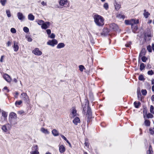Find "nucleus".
<instances>
[{
  "instance_id": "2f4dec72",
  "label": "nucleus",
  "mask_w": 154,
  "mask_h": 154,
  "mask_svg": "<svg viewBox=\"0 0 154 154\" xmlns=\"http://www.w3.org/2000/svg\"><path fill=\"white\" fill-rule=\"evenodd\" d=\"M138 79L139 80L141 81H144L145 79L143 75H140L139 76Z\"/></svg>"
},
{
  "instance_id": "6e6d98bb",
  "label": "nucleus",
  "mask_w": 154,
  "mask_h": 154,
  "mask_svg": "<svg viewBox=\"0 0 154 154\" xmlns=\"http://www.w3.org/2000/svg\"><path fill=\"white\" fill-rule=\"evenodd\" d=\"M4 118H3V117L2 116L0 118V121L3 122L4 121H5L6 120H4Z\"/></svg>"
},
{
  "instance_id": "f257e3e1",
  "label": "nucleus",
  "mask_w": 154,
  "mask_h": 154,
  "mask_svg": "<svg viewBox=\"0 0 154 154\" xmlns=\"http://www.w3.org/2000/svg\"><path fill=\"white\" fill-rule=\"evenodd\" d=\"M85 106L84 105H82L83 108V112H84L85 113L86 111V109H87L86 116L88 119H90L92 117V112L90 107L88 106V100L85 99Z\"/></svg>"
},
{
  "instance_id": "423d86ee",
  "label": "nucleus",
  "mask_w": 154,
  "mask_h": 154,
  "mask_svg": "<svg viewBox=\"0 0 154 154\" xmlns=\"http://www.w3.org/2000/svg\"><path fill=\"white\" fill-rule=\"evenodd\" d=\"M8 120L9 123H8L7 125H9L11 126L15 125L17 124V119H9Z\"/></svg>"
},
{
  "instance_id": "5fc2aeb1",
  "label": "nucleus",
  "mask_w": 154,
  "mask_h": 154,
  "mask_svg": "<svg viewBox=\"0 0 154 154\" xmlns=\"http://www.w3.org/2000/svg\"><path fill=\"white\" fill-rule=\"evenodd\" d=\"M60 136H61V137L63 139L66 141L67 140V139L64 135H63L62 134H60Z\"/></svg>"
},
{
  "instance_id": "69168bd1",
  "label": "nucleus",
  "mask_w": 154,
  "mask_h": 154,
  "mask_svg": "<svg viewBox=\"0 0 154 154\" xmlns=\"http://www.w3.org/2000/svg\"><path fill=\"white\" fill-rule=\"evenodd\" d=\"M151 100L152 101H154V94L152 95L151 97Z\"/></svg>"
},
{
  "instance_id": "a18cd8bd",
  "label": "nucleus",
  "mask_w": 154,
  "mask_h": 154,
  "mask_svg": "<svg viewBox=\"0 0 154 154\" xmlns=\"http://www.w3.org/2000/svg\"><path fill=\"white\" fill-rule=\"evenodd\" d=\"M48 37L51 38H54L55 37V35L54 33H52L51 35H48Z\"/></svg>"
},
{
  "instance_id": "9d476101",
  "label": "nucleus",
  "mask_w": 154,
  "mask_h": 154,
  "mask_svg": "<svg viewBox=\"0 0 154 154\" xmlns=\"http://www.w3.org/2000/svg\"><path fill=\"white\" fill-rule=\"evenodd\" d=\"M109 30L107 28H104L102 32L101 33V35L103 36H106L108 34Z\"/></svg>"
},
{
  "instance_id": "774afa93",
  "label": "nucleus",
  "mask_w": 154,
  "mask_h": 154,
  "mask_svg": "<svg viewBox=\"0 0 154 154\" xmlns=\"http://www.w3.org/2000/svg\"><path fill=\"white\" fill-rule=\"evenodd\" d=\"M152 48L153 51H154V43H152Z\"/></svg>"
},
{
  "instance_id": "f03ea898",
  "label": "nucleus",
  "mask_w": 154,
  "mask_h": 154,
  "mask_svg": "<svg viewBox=\"0 0 154 154\" xmlns=\"http://www.w3.org/2000/svg\"><path fill=\"white\" fill-rule=\"evenodd\" d=\"M94 18V21L96 24L98 26H102L104 24V19L101 16L98 14H95Z\"/></svg>"
},
{
  "instance_id": "5701e85b",
  "label": "nucleus",
  "mask_w": 154,
  "mask_h": 154,
  "mask_svg": "<svg viewBox=\"0 0 154 154\" xmlns=\"http://www.w3.org/2000/svg\"><path fill=\"white\" fill-rule=\"evenodd\" d=\"M150 15V14L147 11H146V10H144L143 15L145 18H147L149 17V16Z\"/></svg>"
},
{
  "instance_id": "6ab92c4d",
  "label": "nucleus",
  "mask_w": 154,
  "mask_h": 154,
  "mask_svg": "<svg viewBox=\"0 0 154 154\" xmlns=\"http://www.w3.org/2000/svg\"><path fill=\"white\" fill-rule=\"evenodd\" d=\"M146 53V49L145 48H143L140 53L139 54V57H141L142 56L144 55Z\"/></svg>"
},
{
  "instance_id": "58836bf2",
  "label": "nucleus",
  "mask_w": 154,
  "mask_h": 154,
  "mask_svg": "<svg viewBox=\"0 0 154 154\" xmlns=\"http://www.w3.org/2000/svg\"><path fill=\"white\" fill-rule=\"evenodd\" d=\"M23 30L25 32L27 33L29 32V29L26 27L25 26L23 27Z\"/></svg>"
},
{
  "instance_id": "e433bc0d",
  "label": "nucleus",
  "mask_w": 154,
  "mask_h": 154,
  "mask_svg": "<svg viewBox=\"0 0 154 154\" xmlns=\"http://www.w3.org/2000/svg\"><path fill=\"white\" fill-rule=\"evenodd\" d=\"M6 2L7 0H0V2H1L2 5L3 6H4L5 5Z\"/></svg>"
},
{
  "instance_id": "c9c22d12",
  "label": "nucleus",
  "mask_w": 154,
  "mask_h": 154,
  "mask_svg": "<svg viewBox=\"0 0 154 154\" xmlns=\"http://www.w3.org/2000/svg\"><path fill=\"white\" fill-rule=\"evenodd\" d=\"M132 21L133 22V24H136L139 23V20H135L134 19H132Z\"/></svg>"
},
{
  "instance_id": "09e8293b",
  "label": "nucleus",
  "mask_w": 154,
  "mask_h": 154,
  "mask_svg": "<svg viewBox=\"0 0 154 154\" xmlns=\"http://www.w3.org/2000/svg\"><path fill=\"white\" fill-rule=\"evenodd\" d=\"M11 31L12 33H14L16 32V30L14 28H12L11 29Z\"/></svg>"
},
{
  "instance_id": "13d9d810",
  "label": "nucleus",
  "mask_w": 154,
  "mask_h": 154,
  "mask_svg": "<svg viewBox=\"0 0 154 154\" xmlns=\"http://www.w3.org/2000/svg\"><path fill=\"white\" fill-rule=\"evenodd\" d=\"M140 95L141 96L140 94H137V97H138V99L139 100H142V99H141V98H140Z\"/></svg>"
},
{
  "instance_id": "20e7f679",
  "label": "nucleus",
  "mask_w": 154,
  "mask_h": 154,
  "mask_svg": "<svg viewBox=\"0 0 154 154\" xmlns=\"http://www.w3.org/2000/svg\"><path fill=\"white\" fill-rule=\"evenodd\" d=\"M21 99L26 102H28L29 100V97L26 93H23L21 94Z\"/></svg>"
},
{
  "instance_id": "473e14b6",
  "label": "nucleus",
  "mask_w": 154,
  "mask_h": 154,
  "mask_svg": "<svg viewBox=\"0 0 154 154\" xmlns=\"http://www.w3.org/2000/svg\"><path fill=\"white\" fill-rule=\"evenodd\" d=\"M145 68L144 64L143 63H141L140 65V70H142Z\"/></svg>"
},
{
  "instance_id": "3c124183",
  "label": "nucleus",
  "mask_w": 154,
  "mask_h": 154,
  "mask_svg": "<svg viewBox=\"0 0 154 154\" xmlns=\"http://www.w3.org/2000/svg\"><path fill=\"white\" fill-rule=\"evenodd\" d=\"M120 8V5H115V8L116 10H118Z\"/></svg>"
},
{
  "instance_id": "f3484780",
  "label": "nucleus",
  "mask_w": 154,
  "mask_h": 154,
  "mask_svg": "<svg viewBox=\"0 0 154 154\" xmlns=\"http://www.w3.org/2000/svg\"><path fill=\"white\" fill-rule=\"evenodd\" d=\"M67 0H60L59 2V4L60 5L63 6L66 5Z\"/></svg>"
},
{
  "instance_id": "603ef678",
  "label": "nucleus",
  "mask_w": 154,
  "mask_h": 154,
  "mask_svg": "<svg viewBox=\"0 0 154 154\" xmlns=\"http://www.w3.org/2000/svg\"><path fill=\"white\" fill-rule=\"evenodd\" d=\"M46 32H47V34L49 35H50L51 31L50 29H48L46 30Z\"/></svg>"
},
{
  "instance_id": "ea45409f",
  "label": "nucleus",
  "mask_w": 154,
  "mask_h": 154,
  "mask_svg": "<svg viewBox=\"0 0 154 154\" xmlns=\"http://www.w3.org/2000/svg\"><path fill=\"white\" fill-rule=\"evenodd\" d=\"M44 23V21L42 20H38V24L39 25H41L43 24V23Z\"/></svg>"
},
{
  "instance_id": "cd10ccee",
  "label": "nucleus",
  "mask_w": 154,
  "mask_h": 154,
  "mask_svg": "<svg viewBox=\"0 0 154 154\" xmlns=\"http://www.w3.org/2000/svg\"><path fill=\"white\" fill-rule=\"evenodd\" d=\"M150 121L147 119H145L144 121V124L145 126H149L150 125Z\"/></svg>"
},
{
  "instance_id": "a19ab883",
  "label": "nucleus",
  "mask_w": 154,
  "mask_h": 154,
  "mask_svg": "<svg viewBox=\"0 0 154 154\" xmlns=\"http://www.w3.org/2000/svg\"><path fill=\"white\" fill-rule=\"evenodd\" d=\"M153 117V115L150 113H149L147 115V117L148 118H152Z\"/></svg>"
},
{
  "instance_id": "393cba45",
  "label": "nucleus",
  "mask_w": 154,
  "mask_h": 154,
  "mask_svg": "<svg viewBox=\"0 0 154 154\" xmlns=\"http://www.w3.org/2000/svg\"><path fill=\"white\" fill-rule=\"evenodd\" d=\"M125 23L127 25H131V26L133 24L132 19L130 20H125Z\"/></svg>"
},
{
  "instance_id": "de8ad7c7",
  "label": "nucleus",
  "mask_w": 154,
  "mask_h": 154,
  "mask_svg": "<svg viewBox=\"0 0 154 154\" xmlns=\"http://www.w3.org/2000/svg\"><path fill=\"white\" fill-rule=\"evenodd\" d=\"M103 7L106 10H107L109 8L108 4L105 3L103 5Z\"/></svg>"
},
{
  "instance_id": "bb28decb",
  "label": "nucleus",
  "mask_w": 154,
  "mask_h": 154,
  "mask_svg": "<svg viewBox=\"0 0 154 154\" xmlns=\"http://www.w3.org/2000/svg\"><path fill=\"white\" fill-rule=\"evenodd\" d=\"M41 131L45 134H48L49 133V132L48 131V130L44 128H42L41 129Z\"/></svg>"
},
{
  "instance_id": "412c9836",
  "label": "nucleus",
  "mask_w": 154,
  "mask_h": 154,
  "mask_svg": "<svg viewBox=\"0 0 154 154\" xmlns=\"http://www.w3.org/2000/svg\"><path fill=\"white\" fill-rule=\"evenodd\" d=\"M28 20L31 21L34 20L35 19L34 16L32 15V14H29L28 15Z\"/></svg>"
},
{
  "instance_id": "f704fd0d",
  "label": "nucleus",
  "mask_w": 154,
  "mask_h": 154,
  "mask_svg": "<svg viewBox=\"0 0 154 154\" xmlns=\"http://www.w3.org/2000/svg\"><path fill=\"white\" fill-rule=\"evenodd\" d=\"M6 13L8 17H11V12L9 10H6Z\"/></svg>"
},
{
  "instance_id": "4d7b16f0",
  "label": "nucleus",
  "mask_w": 154,
  "mask_h": 154,
  "mask_svg": "<svg viewBox=\"0 0 154 154\" xmlns=\"http://www.w3.org/2000/svg\"><path fill=\"white\" fill-rule=\"evenodd\" d=\"M41 4L43 6L45 5H47L46 3V2H45L44 1H42L41 2Z\"/></svg>"
},
{
  "instance_id": "9b49d317",
  "label": "nucleus",
  "mask_w": 154,
  "mask_h": 154,
  "mask_svg": "<svg viewBox=\"0 0 154 154\" xmlns=\"http://www.w3.org/2000/svg\"><path fill=\"white\" fill-rule=\"evenodd\" d=\"M50 23L49 22H46L44 23L41 26V27L42 29H46L48 28V26H49Z\"/></svg>"
},
{
  "instance_id": "0eeeda50",
  "label": "nucleus",
  "mask_w": 154,
  "mask_h": 154,
  "mask_svg": "<svg viewBox=\"0 0 154 154\" xmlns=\"http://www.w3.org/2000/svg\"><path fill=\"white\" fill-rule=\"evenodd\" d=\"M32 53L36 55H42V52L39 50L38 48H35L32 51Z\"/></svg>"
},
{
  "instance_id": "a211bd4d",
  "label": "nucleus",
  "mask_w": 154,
  "mask_h": 154,
  "mask_svg": "<svg viewBox=\"0 0 154 154\" xmlns=\"http://www.w3.org/2000/svg\"><path fill=\"white\" fill-rule=\"evenodd\" d=\"M133 32L134 33H136V31L138 29V27L137 25L133 24L131 26Z\"/></svg>"
},
{
  "instance_id": "c756f323",
  "label": "nucleus",
  "mask_w": 154,
  "mask_h": 154,
  "mask_svg": "<svg viewBox=\"0 0 154 154\" xmlns=\"http://www.w3.org/2000/svg\"><path fill=\"white\" fill-rule=\"evenodd\" d=\"M7 125V124L6 125H4L2 127V130L5 132H7L8 131V130L6 126Z\"/></svg>"
},
{
  "instance_id": "f8f14e48",
  "label": "nucleus",
  "mask_w": 154,
  "mask_h": 154,
  "mask_svg": "<svg viewBox=\"0 0 154 154\" xmlns=\"http://www.w3.org/2000/svg\"><path fill=\"white\" fill-rule=\"evenodd\" d=\"M73 123L75 125H77L78 123H79L80 122V121L79 118L78 117H75L73 120Z\"/></svg>"
},
{
  "instance_id": "a878e982",
  "label": "nucleus",
  "mask_w": 154,
  "mask_h": 154,
  "mask_svg": "<svg viewBox=\"0 0 154 154\" xmlns=\"http://www.w3.org/2000/svg\"><path fill=\"white\" fill-rule=\"evenodd\" d=\"M2 117H3L4 118V120L7 119V113L4 111H2Z\"/></svg>"
},
{
  "instance_id": "bf43d9fd",
  "label": "nucleus",
  "mask_w": 154,
  "mask_h": 154,
  "mask_svg": "<svg viewBox=\"0 0 154 154\" xmlns=\"http://www.w3.org/2000/svg\"><path fill=\"white\" fill-rule=\"evenodd\" d=\"M32 39L30 37H28V41L29 42H31L32 41Z\"/></svg>"
},
{
  "instance_id": "49530a36",
  "label": "nucleus",
  "mask_w": 154,
  "mask_h": 154,
  "mask_svg": "<svg viewBox=\"0 0 154 154\" xmlns=\"http://www.w3.org/2000/svg\"><path fill=\"white\" fill-rule=\"evenodd\" d=\"M30 154H39L38 151H32L30 152Z\"/></svg>"
},
{
  "instance_id": "4468645a",
  "label": "nucleus",
  "mask_w": 154,
  "mask_h": 154,
  "mask_svg": "<svg viewBox=\"0 0 154 154\" xmlns=\"http://www.w3.org/2000/svg\"><path fill=\"white\" fill-rule=\"evenodd\" d=\"M17 114L14 112H11L10 114L9 119H17Z\"/></svg>"
},
{
  "instance_id": "c03bdc74",
  "label": "nucleus",
  "mask_w": 154,
  "mask_h": 154,
  "mask_svg": "<svg viewBox=\"0 0 154 154\" xmlns=\"http://www.w3.org/2000/svg\"><path fill=\"white\" fill-rule=\"evenodd\" d=\"M79 70L81 72L83 71V69L85 68L82 65H80L79 66Z\"/></svg>"
},
{
  "instance_id": "e2e57ef3",
  "label": "nucleus",
  "mask_w": 154,
  "mask_h": 154,
  "mask_svg": "<svg viewBox=\"0 0 154 154\" xmlns=\"http://www.w3.org/2000/svg\"><path fill=\"white\" fill-rule=\"evenodd\" d=\"M11 45V42L10 41L8 42L7 43V46L8 47L9 46H10Z\"/></svg>"
},
{
  "instance_id": "052dcab7",
  "label": "nucleus",
  "mask_w": 154,
  "mask_h": 154,
  "mask_svg": "<svg viewBox=\"0 0 154 154\" xmlns=\"http://www.w3.org/2000/svg\"><path fill=\"white\" fill-rule=\"evenodd\" d=\"M23 113H24V112L23 111H20L18 112V113L20 115H21Z\"/></svg>"
},
{
  "instance_id": "79ce46f5",
  "label": "nucleus",
  "mask_w": 154,
  "mask_h": 154,
  "mask_svg": "<svg viewBox=\"0 0 154 154\" xmlns=\"http://www.w3.org/2000/svg\"><path fill=\"white\" fill-rule=\"evenodd\" d=\"M141 60L143 62H145L147 60V58L145 56H143L141 57Z\"/></svg>"
},
{
  "instance_id": "dca6fc26",
  "label": "nucleus",
  "mask_w": 154,
  "mask_h": 154,
  "mask_svg": "<svg viewBox=\"0 0 154 154\" xmlns=\"http://www.w3.org/2000/svg\"><path fill=\"white\" fill-rule=\"evenodd\" d=\"M59 150L61 153H63L65 151L66 149L63 145H61L59 146Z\"/></svg>"
},
{
  "instance_id": "680f3d73",
  "label": "nucleus",
  "mask_w": 154,
  "mask_h": 154,
  "mask_svg": "<svg viewBox=\"0 0 154 154\" xmlns=\"http://www.w3.org/2000/svg\"><path fill=\"white\" fill-rule=\"evenodd\" d=\"M152 151H149V150H148L146 152V154H152Z\"/></svg>"
},
{
  "instance_id": "39448f33",
  "label": "nucleus",
  "mask_w": 154,
  "mask_h": 154,
  "mask_svg": "<svg viewBox=\"0 0 154 154\" xmlns=\"http://www.w3.org/2000/svg\"><path fill=\"white\" fill-rule=\"evenodd\" d=\"M58 43L57 41L55 39H53L52 40H49L47 42V44L48 45L54 47L55 45Z\"/></svg>"
},
{
  "instance_id": "aec40b11",
  "label": "nucleus",
  "mask_w": 154,
  "mask_h": 154,
  "mask_svg": "<svg viewBox=\"0 0 154 154\" xmlns=\"http://www.w3.org/2000/svg\"><path fill=\"white\" fill-rule=\"evenodd\" d=\"M52 133L54 136H57L59 135V132L55 129H54L52 131Z\"/></svg>"
},
{
  "instance_id": "864d4df0",
  "label": "nucleus",
  "mask_w": 154,
  "mask_h": 154,
  "mask_svg": "<svg viewBox=\"0 0 154 154\" xmlns=\"http://www.w3.org/2000/svg\"><path fill=\"white\" fill-rule=\"evenodd\" d=\"M131 44V42H130L129 43L126 44L125 45L126 47H129L130 46Z\"/></svg>"
},
{
  "instance_id": "4be33fe9",
  "label": "nucleus",
  "mask_w": 154,
  "mask_h": 154,
  "mask_svg": "<svg viewBox=\"0 0 154 154\" xmlns=\"http://www.w3.org/2000/svg\"><path fill=\"white\" fill-rule=\"evenodd\" d=\"M65 45L63 43H59L57 46V48L60 49L64 47Z\"/></svg>"
},
{
  "instance_id": "7c9ffc66",
  "label": "nucleus",
  "mask_w": 154,
  "mask_h": 154,
  "mask_svg": "<svg viewBox=\"0 0 154 154\" xmlns=\"http://www.w3.org/2000/svg\"><path fill=\"white\" fill-rule=\"evenodd\" d=\"M22 103V101L21 100L17 101L15 103V105L17 106L20 105Z\"/></svg>"
},
{
  "instance_id": "7ed1b4c3",
  "label": "nucleus",
  "mask_w": 154,
  "mask_h": 154,
  "mask_svg": "<svg viewBox=\"0 0 154 154\" xmlns=\"http://www.w3.org/2000/svg\"><path fill=\"white\" fill-rule=\"evenodd\" d=\"M70 113L69 116L70 118H73L78 115L77 113V111L75 107H72L70 110Z\"/></svg>"
},
{
  "instance_id": "37998d69",
  "label": "nucleus",
  "mask_w": 154,
  "mask_h": 154,
  "mask_svg": "<svg viewBox=\"0 0 154 154\" xmlns=\"http://www.w3.org/2000/svg\"><path fill=\"white\" fill-rule=\"evenodd\" d=\"M147 49L148 51L149 52H152V50L151 49V47L150 45H149L147 47Z\"/></svg>"
},
{
  "instance_id": "c85d7f7f",
  "label": "nucleus",
  "mask_w": 154,
  "mask_h": 154,
  "mask_svg": "<svg viewBox=\"0 0 154 154\" xmlns=\"http://www.w3.org/2000/svg\"><path fill=\"white\" fill-rule=\"evenodd\" d=\"M134 105L136 108H138L139 106L141 105V103L140 102H138V103H137L135 101L134 103Z\"/></svg>"
},
{
  "instance_id": "2eb2a0df",
  "label": "nucleus",
  "mask_w": 154,
  "mask_h": 154,
  "mask_svg": "<svg viewBox=\"0 0 154 154\" xmlns=\"http://www.w3.org/2000/svg\"><path fill=\"white\" fill-rule=\"evenodd\" d=\"M13 48L15 51H17L19 49V46L18 45V43L16 41L14 42Z\"/></svg>"
},
{
  "instance_id": "ddd939ff",
  "label": "nucleus",
  "mask_w": 154,
  "mask_h": 154,
  "mask_svg": "<svg viewBox=\"0 0 154 154\" xmlns=\"http://www.w3.org/2000/svg\"><path fill=\"white\" fill-rule=\"evenodd\" d=\"M3 77L4 79L8 82H10L11 80V77L7 74H5L4 76Z\"/></svg>"
},
{
  "instance_id": "8fccbe9b",
  "label": "nucleus",
  "mask_w": 154,
  "mask_h": 154,
  "mask_svg": "<svg viewBox=\"0 0 154 154\" xmlns=\"http://www.w3.org/2000/svg\"><path fill=\"white\" fill-rule=\"evenodd\" d=\"M147 73L149 75H152L154 73H153L152 70H151L147 72Z\"/></svg>"
},
{
  "instance_id": "b1692460",
  "label": "nucleus",
  "mask_w": 154,
  "mask_h": 154,
  "mask_svg": "<svg viewBox=\"0 0 154 154\" xmlns=\"http://www.w3.org/2000/svg\"><path fill=\"white\" fill-rule=\"evenodd\" d=\"M32 151H38V147L37 145H33L32 147Z\"/></svg>"
},
{
  "instance_id": "6e6552de",
  "label": "nucleus",
  "mask_w": 154,
  "mask_h": 154,
  "mask_svg": "<svg viewBox=\"0 0 154 154\" xmlns=\"http://www.w3.org/2000/svg\"><path fill=\"white\" fill-rule=\"evenodd\" d=\"M109 26L111 29L114 31L118 30V28L117 25L115 23H112L110 24Z\"/></svg>"
},
{
  "instance_id": "72a5a7b5",
  "label": "nucleus",
  "mask_w": 154,
  "mask_h": 154,
  "mask_svg": "<svg viewBox=\"0 0 154 154\" xmlns=\"http://www.w3.org/2000/svg\"><path fill=\"white\" fill-rule=\"evenodd\" d=\"M141 92L142 93V94L143 95H146L147 94V91L145 89H142L141 91Z\"/></svg>"
},
{
  "instance_id": "4c0bfd02",
  "label": "nucleus",
  "mask_w": 154,
  "mask_h": 154,
  "mask_svg": "<svg viewBox=\"0 0 154 154\" xmlns=\"http://www.w3.org/2000/svg\"><path fill=\"white\" fill-rule=\"evenodd\" d=\"M154 110V107L152 105H151L150 106V112L153 114H154V111H153Z\"/></svg>"
},
{
  "instance_id": "338daca9",
  "label": "nucleus",
  "mask_w": 154,
  "mask_h": 154,
  "mask_svg": "<svg viewBox=\"0 0 154 154\" xmlns=\"http://www.w3.org/2000/svg\"><path fill=\"white\" fill-rule=\"evenodd\" d=\"M149 150V151L152 152V147L151 146H149V150Z\"/></svg>"
},
{
  "instance_id": "1a4fd4ad",
  "label": "nucleus",
  "mask_w": 154,
  "mask_h": 154,
  "mask_svg": "<svg viewBox=\"0 0 154 154\" xmlns=\"http://www.w3.org/2000/svg\"><path fill=\"white\" fill-rule=\"evenodd\" d=\"M18 19L21 21H23L25 18V17L21 12H18L17 14Z\"/></svg>"
},
{
  "instance_id": "0e129e2a",
  "label": "nucleus",
  "mask_w": 154,
  "mask_h": 154,
  "mask_svg": "<svg viewBox=\"0 0 154 154\" xmlns=\"http://www.w3.org/2000/svg\"><path fill=\"white\" fill-rule=\"evenodd\" d=\"M4 56H2L1 57V59H0V61L1 62H3V60Z\"/></svg>"
}]
</instances>
